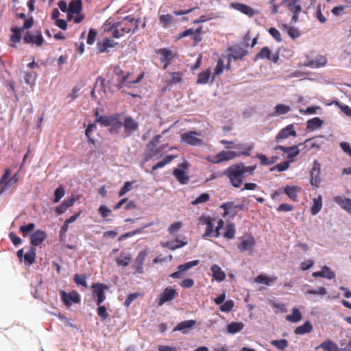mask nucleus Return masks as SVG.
Masks as SVG:
<instances>
[{
    "label": "nucleus",
    "mask_w": 351,
    "mask_h": 351,
    "mask_svg": "<svg viewBox=\"0 0 351 351\" xmlns=\"http://www.w3.org/2000/svg\"><path fill=\"white\" fill-rule=\"evenodd\" d=\"M313 277H321L326 278L327 279H333L335 277V274L333 271H332L330 268L327 266H324L322 268V270L319 271L313 272L312 274Z\"/></svg>",
    "instance_id": "33"
},
{
    "label": "nucleus",
    "mask_w": 351,
    "mask_h": 351,
    "mask_svg": "<svg viewBox=\"0 0 351 351\" xmlns=\"http://www.w3.org/2000/svg\"><path fill=\"white\" fill-rule=\"evenodd\" d=\"M160 149L158 147H149V148H146L145 153H144V159L145 160L149 161L152 158L156 157V158H159L161 157V154H159L160 152Z\"/></svg>",
    "instance_id": "29"
},
{
    "label": "nucleus",
    "mask_w": 351,
    "mask_h": 351,
    "mask_svg": "<svg viewBox=\"0 0 351 351\" xmlns=\"http://www.w3.org/2000/svg\"><path fill=\"white\" fill-rule=\"evenodd\" d=\"M187 244V241H184L181 239H176L171 241H167L161 243V245L163 247H167L170 250H176V249L180 248Z\"/></svg>",
    "instance_id": "28"
},
{
    "label": "nucleus",
    "mask_w": 351,
    "mask_h": 351,
    "mask_svg": "<svg viewBox=\"0 0 351 351\" xmlns=\"http://www.w3.org/2000/svg\"><path fill=\"white\" fill-rule=\"evenodd\" d=\"M93 295L95 299L97 306H99L105 300V290L108 289V287L103 283H95L92 285Z\"/></svg>",
    "instance_id": "11"
},
{
    "label": "nucleus",
    "mask_w": 351,
    "mask_h": 351,
    "mask_svg": "<svg viewBox=\"0 0 351 351\" xmlns=\"http://www.w3.org/2000/svg\"><path fill=\"white\" fill-rule=\"evenodd\" d=\"M177 294L176 290L172 287H167L160 293L158 300V305L162 306L163 304L167 302L173 300Z\"/></svg>",
    "instance_id": "19"
},
{
    "label": "nucleus",
    "mask_w": 351,
    "mask_h": 351,
    "mask_svg": "<svg viewBox=\"0 0 351 351\" xmlns=\"http://www.w3.org/2000/svg\"><path fill=\"white\" fill-rule=\"evenodd\" d=\"M291 108L289 106L285 104H277L275 107V115L285 114L290 111Z\"/></svg>",
    "instance_id": "54"
},
{
    "label": "nucleus",
    "mask_w": 351,
    "mask_h": 351,
    "mask_svg": "<svg viewBox=\"0 0 351 351\" xmlns=\"http://www.w3.org/2000/svg\"><path fill=\"white\" fill-rule=\"evenodd\" d=\"M182 223L181 221H176L173 223H172L169 228H168V232L171 234H176L182 228Z\"/></svg>",
    "instance_id": "59"
},
{
    "label": "nucleus",
    "mask_w": 351,
    "mask_h": 351,
    "mask_svg": "<svg viewBox=\"0 0 351 351\" xmlns=\"http://www.w3.org/2000/svg\"><path fill=\"white\" fill-rule=\"evenodd\" d=\"M323 121L319 117H314L309 119L306 123V129L311 131H313L320 128L323 124Z\"/></svg>",
    "instance_id": "39"
},
{
    "label": "nucleus",
    "mask_w": 351,
    "mask_h": 351,
    "mask_svg": "<svg viewBox=\"0 0 351 351\" xmlns=\"http://www.w3.org/2000/svg\"><path fill=\"white\" fill-rule=\"evenodd\" d=\"M322 348L323 351H339L337 344L330 339L326 340L316 348Z\"/></svg>",
    "instance_id": "38"
},
{
    "label": "nucleus",
    "mask_w": 351,
    "mask_h": 351,
    "mask_svg": "<svg viewBox=\"0 0 351 351\" xmlns=\"http://www.w3.org/2000/svg\"><path fill=\"white\" fill-rule=\"evenodd\" d=\"M159 21L164 28H167L174 22V18L169 14H162L159 16Z\"/></svg>",
    "instance_id": "46"
},
{
    "label": "nucleus",
    "mask_w": 351,
    "mask_h": 351,
    "mask_svg": "<svg viewBox=\"0 0 351 351\" xmlns=\"http://www.w3.org/2000/svg\"><path fill=\"white\" fill-rule=\"evenodd\" d=\"M322 207V198L319 195L317 198L313 199V204L311 208V212L313 215H317Z\"/></svg>",
    "instance_id": "47"
},
{
    "label": "nucleus",
    "mask_w": 351,
    "mask_h": 351,
    "mask_svg": "<svg viewBox=\"0 0 351 351\" xmlns=\"http://www.w3.org/2000/svg\"><path fill=\"white\" fill-rule=\"evenodd\" d=\"M236 157H238V154H236V152L223 150L215 156H208L206 159L212 164H219L225 161L231 160Z\"/></svg>",
    "instance_id": "6"
},
{
    "label": "nucleus",
    "mask_w": 351,
    "mask_h": 351,
    "mask_svg": "<svg viewBox=\"0 0 351 351\" xmlns=\"http://www.w3.org/2000/svg\"><path fill=\"white\" fill-rule=\"evenodd\" d=\"M97 315L103 319L106 320L108 317L109 314L107 311V308L105 306H101V304L99 306L97 310Z\"/></svg>",
    "instance_id": "63"
},
{
    "label": "nucleus",
    "mask_w": 351,
    "mask_h": 351,
    "mask_svg": "<svg viewBox=\"0 0 351 351\" xmlns=\"http://www.w3.org/2000/svg\"><path fill=\"white\" fill-rule=\"evenodd\" d=\"M300 145H302L301 143H300L298 145H294V146L288 147H284L282 145H277L276 147H274V149L275 150H281L283 152L287 153V158L291 160L299 154V153H300L299 146H300Z\"/></svg>",
    "instance_id": "21"
},
{
    "label": "nucleus",
    "mask_w": 351,
    "mask_h": 351,
    "mask_svg": "<svg viewBox=\"0 0 351 351\" xmlns=\"http://www.w3.org/2000/svg\"><path fill=\"white\" fill-rule=\"evenodd\" d=\"M233 148L239 150V152H236V154H238V157L241 156H250V152L253 149V145L235 144L234 145Z\"/></svg>",
    "instance_id": "31"
},
{
    "label": "nucleus",
    "mask_w": 351,
    "mask_h": 351,
    "mask_svg": "<svg viewBox=\"0 0 351 351\" xmlns=\"http://www.w3.org/2000/svg\"><path fill=\"white\" fill-rule=\"evenodd\" d=\"M259 59H267L274 63H277L279 60L278 53L271 54V51L268 47H264L254 57V61Z\"/></svg>",
    "instance_id": "17"
},
{
    "label": "nucleus",
    "mask_w": 351,
    "mask_h": 351,
    "mask_svg": "<svg viewBox=\"0 0 351 351\" xmlns=\"http://www.w3.org/2000/svg\"><path fill=\"white\" fill-rule=\"evenodd\" d=\"M256 157L260 160L262 165H270L275 162V160H269L265 155L257 154Z\"/></svg>",
    "instance_id": "64"
},
{
    "label": "nucleus",
    "mask_w": 351,
    "mask_h": 351,
    "mask_svg": "<svg viewBox=\"0 0 351 351\" xmlns=\"http://www.w3.org/2000/svg\"><path fill=\"white\" fill-rule=\"evenodd\" d=\"M334 201L348 213L351 214V199L343 196H337Z\"/></svg>",
    "instance_id": "26"
},
{
    "label": "nucleus",
    "mask_w": 351,
    "mask_h": 351,
    "mask_svg": "<svg viewBox=\"0 0 351 351\" xmlns=\"http://www.w3.org/2000/svg\"><path fill=\"white\" fill-rule=\"evenodd\" d=\"M82 0H72L69 4V11L71 13L75 14L74 18V23H80L84 19V15L82 14Z\"/></svg>",
    "instance_id": "12"
},
{
    "label": "nucleus",
    "mask_w": 351,
    "mask_h": 351,
    "mask_svg": "<svg viewBox=\"0 0 351 351\" xmlns=\"http://www.w3.org/2000/svg\"><path fill=\"white\" fill-rule=\"evenodd\" d=\"M307 1H309L310 5L313 3V0ZM301 1L302 0H283L282 1V5L293 13L292 20L294 21L298 20V15L302 10Z\"/></svg>",
    "instance_id": "8"
},
{
    "label": "nucleus",
    "mask_w": 351,
    "mask_h": 351,
    "mask_svg": "<svg viewBox=\"0 0 351 351\" xmlns=\"http://www.w3.org/2000/svg\"><path fill=\"white\" fill-rule=\"evenodd\" d=\"M327 63V59L325 56H319L315 60L308 61L304 64L306 67L310 68H319L324 66Z\"/></svg>",
    "instance_id": "27"
},
{
    "label": "nucleus",
    "mask_w": 351,
    "mask_h": 351,
    "mask_svg": "<svg viewBox=\"0 0 351 351\" xmlns=\"http://www.w3.org/2000/svg\"><path fill=\"white\" fill-rule=\"evenodd\" d=\"M35 225L33 223H30L26 226H22L20 227V231L21 232L23 237L27 236V234L34 230Z\"/></svg>",
    "instance_id": "60"
},
{
    "label": "nucleus",
    "mask_w": 351,
    "mask_h": 351,
    "mask_svg": "<svg viewBox=\"0 0 351 351\" xmlns=\"http://www.w3.org/2000/svg\"><path fill=\"white\" fill-rule=\"evenodd\" d=\"M199 221L206 226V231L202 237L206 239V237L211 236L213 232L214 228L211 218L210 217H201L199 218Z\"/></svg>",
    "instance_id": "30"
},
{
    "label": "nucleus",
    "mask_w": 351,
    "mask_h": 351,
    "mask_svg": "<svg viewBox=\"0 0 351 351\" xmlns=\"http://www.w3.org/2000/svg\"><path fill=\"white\" fill-rule=\"evenodd\" d=\"M117 21H114L110 19H108L103 25L104 31L106 32H114L117 29Z\"/></svg>",
    "instance_id": "50"
},
{
    "label": "nucleus",
    "mask_w": 351,
    "mask_h": 351,
    "mask_svg": "<svg viewBox=\"0 0 351 351\" xmlns=\"http://www.w3.org/2000/svg\"><path fill=\"white\" fill-rule=\"evenodd\" d=\"M296 136V132L294 130L293 125H289L282 129L276 136V142H279L281 139L287 138L289 136Z\"/></svg>",
    "instance_id": "24"
},
{
    "label": "nucleus",
    "mask_w": 351,
    "mask_h": 351,
    "mask_svg": "<svg viewBox=\"0 0 351 351\" xmlns=\"http://www.w3.org/2000/svg\"><path fill=\"white\" fill-rule=\"evenodd\" d=\"M114 73L117 76L116 86L118 89H121L124 86L130 87L132 84L139 82L143 75L138 77L136 80H129V73L125 74L120 69H115Z\"/></svg>",
    "instance_id": "4"
},
{
    "label": "nucleus",
    "mask_w": 351,
    "mask_h": 351,
    "mask_svg": "<svg viewBox=\"0 0 351 351\" xmlns=\"http://www.w3.org/2000/svg\"><path fill=\"white\" fill-rule=\"evenodd\" d=\"M116 43L113 40H111L110 38H106L103 39L102 41L97 43V47L98 53H104L106 51L108 48L114 47Z\"/></svg>",
    "instance_id": "35"
},
{
    "label": "nucleus",
    "mask_w": 351,
    "mask_h": 351,
    "mask_svg": "<svg viewBox=\"0 0 351 351\" xmlns=\"http://www.w3.org/2000/svg\"><path fill=\"white\" fill-rule=\"evenodd\" d=\"M46 232L41 230H37L30 237V243L33 246L40 245L46 239Z\"/></svg>",
    "instance_id": "25"
},
{
    "label": "nucleus",
    "mask_w": 351,
    "mask_h": 351,
    "mask_svg": "<svg viewBox=\"0 0 351 351\" xmlns=\"http://www.w3.org/2000/svg\"><path fill=\"white\" fill-rule=\"evenodd\" d=\"M36 258V249L34 247H31L27 253L24 255V261L32 265L34 263Z\"/></svg>",
    "instance_id": "49"
},
{
    "label": "nucleus",
    "mask_w": 351,
    "mask_h": 351,
    "mask_svg": "<svg viewBox=\"0 0 351 351\" xmlns=\"http://www.w3.org/2000/svg\"><path fill=\"white\" fill-rule=\"evenodd\" d=\"M169 75L171 76V78L167 80L166 82L168 86H171L173 84L181 82L183 77V73L182 72H172L170 73Z\"/></svg>",
    "instance_id": "45"
},
{
    "label": "nucleus",
    "mask_w": 351,
    "mask_h": 351,
    "mask_svg": "<svg viewBox=\"0 0 351 351\" xmlns=\"http://www.w3.org/2000/svg\"><path fill=\"white\" fill-rule=\"evenodd\" d=\"M177 157H178L177 155H168V156H167L162 160L158 162L155 165H154L152 167L151 173H154V171L155 170L165 167L166 165L170 163L173 159H175Z\"/></svg>",
    "instance_id": "37"
},
{
    "label": "nucleus",
    "mask_w": 351,
    "mask_h": 351,
    "mask_svg": "<svg viewBox=\"0 0 351 351\" xmlns=\"http://www.w3.org/2000/svg\"><path fill=\"white\" fill-rule=\"evenodd\" d=\"M74 282L78 286L81 285L86 288L88 287L87 282H86V276H82L79 274H75L74 276Z\"/></svg>",
    "instance_id": "61"
},
{
    "label": "nucleus",
    "mask_w": 351,
    "mask_h": 351,
    "mask_svg": "<svg viewBox=\"0 0 351 351\" xmlns=\"http://www.w3.org/2000/svg\"><path fill=\"white\" fill-rule=\"evenodd\" d=\"M123 113H114L105 117H99L98 121L103 127L108 128L111 134H118L122 128Z\"/></svg>",
    "instance_id": "3"
},
{
    "label": "nucleus",
    "mask_w": 351,
    "mask_h": 351,
    "mask_svg": "<svg viewBox=\"0 0 351 351\" xmlns=\"http://www.w3.org/2000/svg\"><path fill=\"white\" fill-rule=\"evenodd\" d=\"M210 270L212 271L213 278L219 282L223 281L226 278V274L217 265H212Z\"/></svg>",
    "instance_id": "34"
},
{
    "label": "nucleus",
    "mask_w": 351,
    "mask_h": 351,
    "mask_svg": "<svg viewBox=\"0 0 351 351\" xmlns=\"http://www.w3.org/2000/svg\"><path fill=\"white\" fill-rule=\"evenodd\" d=\"M236 234V228L234 223H229L225 228L223 237L227 239H232L234 238Z\"/></svg>",
    "instance_id": "44"
},
{
    "label": "nucleus",
    "mask_w": 351,
    "mask_h": 351,
    "mask_svg": "<svg viewBox=\"0 0 351 351\" xmlns=\"http://www.w3.org/2000/svg\"><path fill=\"white\" fill-rule=\"evenodd\" d=\"M182 169L176 168L173 171V175L177 179V180L182 184H186L188 183L189 180V177L188 176L186 170L188 169L189 164L186 161L182 162L179 165Z\"/></svg>",
    "instance_id": "14"
},
{
    "label": "nucleus",
    "mask_w": 351,
    "mask_h": 351,
    "mask_svg": "<svg viewBox=\"0 0 351 351\" xmlns=\"http://www.w3.org/2000/svg\"><path fill=\"white\" fill-rule=\"evenodd\" d=\"M65 193L64 189L60 186L55 190L53 202L58 203L64 197Z\"/></svg>",
    "instance_id": "57"
},
{
    "label": "nucleus",
    "mask_w": 351,
    "mask_h": 351,
    "mask_svg": "<svg viewBox=\"0 0 351 351\" xmlns=\"http://www.w3.org/2000/svg\"><path fill=\"white\" fill-rule=\"evenodd\" d=\"M122 127L126 136H130L138 129V123L130 116L123 114Z\"/></svg>",
    "instance_id": "10"
},
{
    "label": "nucleus",
    "mask_w": 351,
    "mask_h": 351,
    "mask_svg": "<svg viewBox=\"0 0 351 351\" xmlns=\"http://www.w3.org/2000/svg\"><path fill=\"white\" fill-rule=\"evenodd\" d=\"M138 19H135L131 16L125 17L123 20L117 21V29L112 32V36L119 38L131 32H134L138 27Z\"/></svg>",
    "instance_id": "2"
},
{
    "label": "nucleus",
    "mask_w": 351,
    "mask_h": 351,
    "mask_svg": "<svg viewBox=\"0 0 351 351\" xmlns=\"http://www.w3.org/2000/svg\"><path fill=\"white\" fill-rule=\"evenodd\" d=\"M210 74L211 72L210 69H206L202 71L198 74L196 83L199 84H207L210 78Z\"/></svg>",
    "instance_id": "42"
},
{
    "label": "nucleus",
    "mask_w": 351,
    "mask_h": 351,
    "mask_svg": "<svg viewBox=\"0 0 351 351\" xmlns=\"http://www.w3.org/2000/svg\"><path fill=\"white\" fill-rule=\"evenodd\" d=\"M321 165L317 160H314L311 170V184L317 187L320 182Z\"/></svg>",
    "instance_id": "20"
},
{
    "label": "nucleus",
    "mask_w": 351,
    "mask_h": 351,
    "mask_svg": "<svg viewBox=\"0 0 351 351\" xmlns=\"http://www.w3.org/2000/svg\"><path fill=\"white\" fill-rule=\"evenodd\" d=\"M286 319L291 322H298L302 319V314L298 308H293L292 310V313L287 315Z\"/></svg>",
    "instance_id": "48"
},
{
    "label": "nucleus",
    "mask_w": 351,
    "mask_h": 351,
    "mask_svg": "<svg viewBox=\"0 0 351 351\" xmlns=\"http://www.w3.org/2000/svg\"><path fill=\"white\" fill-rule=\"evenodd\" d=\"M34 25V19L31 16L26 19L22 27H13L11 28L12 34L10 36V40L12 43L10 47H15L14 44L18 43L21 40V32L25 29H30Z\"/></svg>",
    "instance_id": "5"
},
{
    "label": "nucleus",
    "mask_w": 351,
    "mask_h": 351,
    "mask_svg": "<svg viewBox=\"0 0 351 351\" xmlns=\"http://www.w3.org/2000/svg\"><path fill=\"white\" fill-rule=\"evenodd\" d=\"M271 344L275 346L279 350H284L288 346V341L287 339H276L271 341Z\"/></svg>",
    "instance_id": "53"
},
{
    "label": "nucleus",
    "mask_w": 351,
    "mask_h": 351,
    "mask_svg": "<svg viewBox=\"0 0 351 351\" xmlns=\"http://www.w3.org/2000/svg\"><path fill=\"white\" fill-rule=\"evenodd\" d=\"M231 7L234 10L241 12V13L252 17L256 14V11L247 5L241 3H232Z\"/></svg>",
    "instance_id": "22"
},
{
    "label": "nucleus",
    "mask_w": 351,
    "mask_h": 351,
    "mask_svg": "<svg viewBox=\"0 0 351 351\" xmlns=\"http://www.w3.org/2000/svg\"><path fill=\"white\" fill-rule=\"evenodd\" d=\"M244 325L242 322H231L227 325V331L230 334H235L243 329Z\"/></svg>",
    "instance_id": "41"
},
{
    "label": "nucleus",
    "mask_w": 351,
    "mask_h": 351,
    "mask_svg": "<svg viewBox=\"0 0 351 351\" xmlns=\"http://www.w3.org/2000/svg\"><path fill=\"white\" fill-rule=\"evenodd\" d=\"M131 261V257L129 255L121 254L119 257L116 258V263L118 265L123 267L128 266Z\"/></svg>",
    "instance_id": "51"
},
{
    "label": "nucleus",
    "mask_w": 351,
    "mask_h": 351,
    "mask_svg": "<svg viewBox=\"0 0 351 351\" xmlns=\"http://www.w3.org/2000/svg\"><path fill=\"white\" fill-rule=\"evenodd\" d=\"M256 169V165L245 166L242 162L233 164L228 167L223 175L230 180L231 185L234 188H239L243 183L246 175L252 176Z\"/></svg>",
    "instance_id": "1"
},
{
    "label": "nucleus",
    "mask_w": 351,
    "mask_h": 351,
    "mask_svg": "<svg viewBox=\"0 0 351 351\" xmlns=\"http://www.w3.org/2000/svg\"><path fill=\"white\" fill-rule=\"evenodd\" d=\"M234 306V303L232 300H227L221 306H220V311L222 312L228 313L232 311Z\"/></svg>",
    "instance_id": "62"
},
{
    "label": "nucleus",
    "mask_w": 351,
    "mask_h": 351,
    "mask_svg": "<svg viewBox=\"0 0 351 351\" xmlns=\"http://www.w3.org/2000/svg\"><path fill=\"white\" fill-rule=\"evenodd\" d=\"M276 280V277L271 278V277L264 276L263 274H260L255 278L254 280L257 283L269 285L271 282L274 281Z\"/></svg>",
    "instance_id": "52"
},
{
    "label": "nucleus",
    "mask_w": 351,
    "mask_h": 351,
    "mask_svg": "<svg viewBox=\"0 0 351 351\" xmlns=\"http://www.w3.org/2000/svg\"><path fill=\"white\" fill-rule=\"evenodd\" d=\"M199 263V260H195L187 262L182 265H180L178 267L177 271L171 274L169 276L174 279L181 278L187 270L190 269L191 268L195 266H197Z\"/></svg>",
    "instance_id": "15"
},
{
    "label": "nucleus",
    "mask_w": 351,
    "mask_h": 351,
    "mask_svg": "<svg viewBox=\"0 0 351 351\" xmlns=\"http://www.w3.org/2000/svg\"><path fill=\"white\" fill-rule=\"evenodd\" d=\"M156 53L160 56V60L161 62L164 63V69H166L168 67L172 60L178 58L177 53L167 48L159 49L156 50Z\"/></svg>",
    "instance_id": "9"
},
{
    "label": "nucleus",
    "mask_w": 351,
    "mask_h": 351,
    "mask_svg": "<svg viewBox=\"0 0 351 351\" xmlns=\"http://www.w3.org/2000/svg\"><path fill=\"white\" fill-rule=\"evenodd\" d=\"M196 324L195 320H185L180 322L174 328V330L182 331L184 333L185 329H189L193 327Z\"/></svg>",
    "instance_id": "40"
},
{
    "label": "nucleus",
    "mask_w": 351,
    "mask_h": 351,
    "mask_svg": "<svg viewBox=\"0 0 351 351\" xmlns=\"http://www.w3.org/2000/svg\"><path fill=\"white\" fill-rule=\"evenodd\" d=\"M210 196L208 193H202L199 195L195 200H193L191 204L193 205H197L199 204L206 202L209 200Z\"/></svg>",
    "instance_id": "58"
},
{
    "label": "nucleus",
    "mask_w": 351,
    "mask_h": 351,
    "mask_svg": "<svg viewBox=\"0 0 351 351\" xmlns=\"http://www.w3.org/2000/svg\"><path fill=\"white\" fill-rule=\"evenodd\" d=\"M256 244L255 240L253 237H249L241 241L238 245V248L241 252L252 251Z\"/></svg>",
    "instance_id": "32"
},
{
    "label": "nucleus",
    "mask_w": 351,
    "mask_h": 351,
    "mask_svg": "<svg viewBox=\"0 0 351 351\" xmlns=\"http://www.w3.org/2000/svg\"><path fill=\"white\" fill-rule=\"evenodd\" d=\"M147 255V252L144 250L141 251L136 256L133 265V267L135 269V273L143 274V263Z\"/></svg>",
    "instance_id": "23"
},
{
    "label": "nucleus",
    "mask_w": 351,
    "mask_h": 351,
    "mask_svg": "<svg viewBox=\"0 0 351 351\" xmlns=\"http://www.w3.org/2000/svg\"><path fill=\"white\" fill-rule=\"evenodd\" d=\"M23 40L25 44L35 45L36 47H40L45 42L40 30L27 31L23 36Z\"/></svg>",
    "instance_id": "7"
},
{
    "label": "nucleus",
    "mask_w": 351,
    "mask_h": 351,
    "mask_svg": "<svg viewBox=\"0 0 351 351\" xmlns=\"http://www.w3.org/2000/svg\"><path fill=\"white\" fill-rule=\"evenodd\" d=\"M197 135H200V134L195 131H189L181 134V140L182 142L193 146L203 144L202 140L197 138Z\"/></svg>",
    "instance_id": "16"
},
{
    "label": "nucleus",
    "mask_w": 351,
    "mask_h": 351,
    "mask_svg": "<svg viewBox=\"0 0 351 351\" xmlns=\"http://www.w3.org/2000/svg\"><path fill=\"white\" fill-rule=\"evenodd\" d=\"M312 330H313L312 324H311L310 322L306 321L302 326L297 327L295 329L294 332L296 335H304L306 333H308V332H311Z\"/></svg>",
    "instance_id": "43"
},
{
    "label": "nucleus",
    "mask_w": 351,
    "mask_h": 351,
    "mask_svg": "<svg viewBox=\"0 0 351 351\" xmlns=\"http://www.w3.org/2000/svg\"><path fill=\"white\" fill-rule=\"evenodd\" d=\"M300 188L296 186L287 185L284 189L285 193L293 201H296L298 198V193Z\"/></svg>",
    "instance_id": "36"
},
{
    "label": "nucleus",
    "mask_w": 351,
    "mask_h": 351,
    "mask_svg": "<svg viewBox=\"0 0 351 351\" xmlns=\"http://www.w3.org/2000/svg\"><path fill=\"white\" fill-rule=\"evenodd\" d=\"M284 28L287 30L288 35L293 39H295L300 36V32L298 29L293 27H290L287 25H284Z\"/></svg>",
    "instance_id": "56"
},
{
    "label": "nucleus",
    "mask_w": 351,
    "mask_h": 351,
    "mask_svg": "<svg viewBox=\"0 0 351 351\" xmlns=\"http://www.w3.org/2000/svg\"><path fill=\"white\" fill-rule=\"evenodd\" d=\"M60 295L62 302L67 307H70L73 303H80V296L75 290L70 293L62 290L60 291Z\"/></svg>",
    "instance_id": "13"
},
{
    "label": "nucleus",
    "mask_w": 351,
    "mask_h": 351,
    "mask_svg": "<svg viewBox=\"0 0 351 351\" xmlns=\"http://www.w3.org/2000/svg\"><path fill=\"white\" fill-rule=\"evenodd\" d=\"M221 208L224 210L223 216L228 215L229 213L233 210L234 208H239V209H241V206H235L234 205L233 202L224 203L221 206Z\"/></svg>",
    "instance_id": "55"
},
{
    "label": "nucleus",
    "mask_w": 351,
    "mask_h": 351,
    "mask_svg": "<svg viewBox=\"0 0 351 351\" xmlns=\"http://www.w3.org/2000/svg\"><path fill=\"white\" fill-rule=\"evenodd\" d=\"M229 53L228 54V59L232 58L234 60H241L247 53V51L244 49L241 46L236 45L228 48Z\"/></svg>",
    "instance_id": "18"
}]
</instances>
